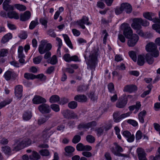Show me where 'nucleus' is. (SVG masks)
I'll return each mask as SVG.
<instances>
[{
    "instance_id": "nucleus-51",
    "label": "nucleus",
    "mask_w": 160,
    "mask_h": 160,
    "mask_svg": "<svg viewBox=\"0 0 160 160\" xmlns=\"http://www.w3.org/2000/svg\"><path fill=\"white\" fill-rule=\"evenodd\" d=\"M80 117V115L73 112H71L69 118H73L74 119H78Z\"/></svg>"
},
{
    "instance_id": "nucleus-40",
    "label": "nucleus",
    "mask_w": 160,
    "mask_h": 160,
    "mask_svg": "<svg viewBox=\"0 0 160 160\" xmlns=\"http://www.w3.org/2000/svg\"><path fill=\"white\" fill-rule=\"evenodd\" d=\"M66 152L68 154L71 153L73 152L75 150L74 148L71 146H68L65 148Z\"/></svg>"
},
{
    "instance_id": "nucleus-17",
    "label": "nucleus",
    "mask_w": 160,
    "mask_h": 160,
    "mask_svg": "<svg viewBox=\"0 0 160 160\" xmlns=\"http://www.w3.org/2000/svg\"><path fill=\"white\" fill-rule=\"evenodd\" d=\"M137 88L135 85H128L125 87L123 91L125 92L131 93L137 90Z\"/></svg>"
},
{
    "instance_id": "nucleus-37",
    "label": "nucleus",
    "mask_w": 160,
    "mask_h": 160,
    "mask_svg": "<svg viewBox=\"0 0 160 160\" xmlns=\"http://www.w3.org/2000/svg\"><path fill=\"white\" fill-rule=\"evenodd\" d=\"M88 88V87L86 86L81 85L78 86L77 88V91L82 92L86 91Z\"/></svg>"
},
{
    "instance_id": "nucleus-9",
    "label": "nucleus",
    "mask_w": 160,
    "mask_h": 160,
    "mask_svg": "<svg viewBox=\"0 0 160 160\" xmlns=\"http://www.w3.org/2000/svg\"><path fill=\"white\" fill-rule=\"evenodd\" d=\"M38 109L42 113H49L51 111L49 106L47 104L44 103L39 106Z\"/></svg>"
},
{
    "instance_id": "nucleus-28",
    "label": "nucleus",
    "mask_w": 160,
    "mask_h": 160,
    "mask_svg": "<svg viewBox=\"0 0 160 160\" xmlns=\"http://www.w3.org/2000/svg\"><path fill=\"white\" fill-rule=\"evenodd\" d=\"M32 116V113L30 111L24 112L23 114V118L24 120L28 121L30 119Z\"/></svg>"
},
{
    "instance_id": "nucleus-62",
    "label": "nucleus",
    "mask_w": 160,
    "mask_h": 160,
    "mask_svg": "<svg viewBox=\"0 0 160 160\" xmlns=\"http://www.w3.org/2000/svg\"><path fill=\"white\" fill-rule=\"evenodd\" d=\"M7 23L8 27L10 29L14 30L16 29V27L14 24L8 21L7 22Z\"/></svg>"
},
{
    "instance_id": "nucleus-53",
    "label": "nucleus",
    "mask_w": 160,
    "mask_h": 160,
    "mask_svg": "<svg viewBox=\"0 0 160 160\" xmlns=\"http://www.w3.org/2000/svg\"><path fill=\"white\" fill-rule=\"evenodd\" d=\"M80 20L82 21V22L84 24H86L88 25L91 24V23L89 22L88 18L85 16H83Z\"/></svg>"
},
{
    "instance_id": "nucleus-55",
    "label": "nucleus",
    "mask_w": 160,
    "mask_h": 160,
    "mask_svg": "<svg viewBox=\"0 0 160 160\" xmlns=\"http://www.w3.org/2000/svg\"><path fill=\"white\" fill-rule=\"evenodd\" d=\"M71 57L70 54L67 53L63 56V59L66 62H71Z\"/></svg>"
},
{
    "instance_id": "nucleus-43",
    "label": "nucleus",
    "mask_w": 160,
    "mask_h": 160,
    "mask_svg": "<svg viewBox=\"0 0 160 160\" xmlns=\"http://www.w3.org/2000/svg\"><path fill=\"white\" fill-rule=\"evenodd\" d=\"M77 103L74 101H71L68 104V107L72 109H74L77 107Z\"/></svg>"
},
{
    "instance_id": "nucleus-46",
    "label": "nucleus",
    "mask_w": 160,
    "mask_h": 160,
    "mask_svg": "<svg viewBox=\"0 0 160 160\" xmlns=\"http://www.w3.org/2000/svg\"><path fill=\"white\" fill-rule=\"evenodd\" d=\"M86 138L87 142L90 143L94 142L95 141L94 137L90 135H88Z\"/></svg>"
},
{
    "instance_id": "nucleus-27",
    "label": "nucleus",
    "mask_w": 160,
    "mask_h": 160,
    "mask_svg": "<svg viewBox=\"0 0 160 160\" xmlns=\"http://www.w3.org/2000/svg\"><path fill=\"white\" fill-rule=\"evenodd\" d=\"M62 36L64 38V40L65 41L67 45L71 49H72L73 46L72 45V44L68 36L67 35L65 34H63Z\"/></svg>"
},
{
    "instance_id": "nucleus-61",
    "label": "nucleus",
    "mask_w": 160,
    "mask_h": 160,
    "mask_svg": "<svg viewBox=\"0 0 160 160\" xmlns=\"http://www.w3.org/2000/svg\"><path fill=\"white\" fill-rule=\"evenodd\" d=\"M48 34L51 37L53 38H55L56 35L55 33L54 32V30L52 29H49L47 32Z\"/></svg>"
},
{
    "instance_id": "nucleus-54",
    "label": "nucleus",
    "mask_w": 160,
    "mask_h": 160,
    "mask_svg": "<svg viewBox=\"0 0 160 160\" xmlns=\"http://www.w3.org/2000/svg\"><path fill=\"white\" fill-rule=\"evenodd\" d=\"M114 130L115 131L116 134L117 135V137L119 139H121L122 138L120 134V130L119 127L118 126H116L114 128Z\"/></svg>"
},
{
    "instance_id": "nucleus-20",
    "label": "nucleus",
    "mask_w": 160,
    "mask_h": 160,
    "mask_svg": "<svg viewBox=\"0 0 160 160\" xmlns=\"http://www.w3.org/2000/svg\"><path fill=\"white\" fill-rule=\"evenodd\" d=\"M53 133V132L50 131V128H46L42 132V137L44 139H47L50 138Z\"/></svg>"
},
{
    "instance_id": "nucleus-29",
    "label": "nucleus",
    "mask_w": 160,
    "mask_h": 160,
    "mask_svg": "<svg viewBox=\"0 0 160 160\" xmlns=\"http://www.w3.org/2000/svg\"><path fill=\"white\" fill-rule=\"evenodd\" d=\"M59 100L60 98L58 95H54L50 97L49 99V101L51 103H55L59 101Z\"/></svg>"
},
{
    "instance_id": "nucleus-7",
    "label": "nucleus",
    "mask_w": 160,
    "mask_h": 160,
    "mask_svg": "<svg viewBox=\"0 0 160 160\" xmlns=\"http://www.w3.org/2000/svg\"><path fill=\"white\" fill-rule=\"evenodd\" d=\"M123 97L120 98L116 104L117 107L119 108H123L125 107L127 102V96L123 95Z\"/></svg>"
},
{
    "instance_id": "nucleus-1",
    "label": "nucleus",
    "mask_w": 160,
    "mask_h": 160,
    "mask_svg": "<svg viewBox=\"0 0 160 160\" xmlns=\"http://www.w3.org/2000/svg\"><path fill=\"white\" fill-rule=\"evenodd\" d=\"M121 28L123 30V34L126 38H130L128 41V46L131 47L134 46L139 40L138 36L136 34H133L132 30L127 23L122 24Z\"/></svg>"
},
{
    "instance_id": "nucleus-44",
    "label": "nucleus",
    "mask_w": 160,
    "mask_h": 160,
    "mask_svg": "<svg viewBox=\"0 0 160 160\" xmlns=\"http://www.w3.org/2000/svg\"><path fill=\"white\" fill-rule=\"evenodd\" d=\"M91 100L93 101H96L98 99V96L96 95L94 92H91L89 96Z\"/></svg>"
},
{
    "instance_id": "nucleus-49",
    "label": "nucleus",
    "mask_w": 160,
    "mask_h": 160,
    "mask_svg": "<svg viewBox=\"0 0 160 160\" xmlns=\"http://www.w3.org/2000/svg\"><path fill=\"white\" fill-rule=\"evenodd\" d=\"M81 140V137L79 135H75L73 139H72V142L75 144L79 142Z\"/></svg>"
},
{
    "instance_id": "nucleus-13",
    "label": "nucleus",
    "mask_w": 160,
    "mask_h": 160,
    "mask_svg": "<svg viewBox=\"0 0 160 160\" xmlns=\"http://www.w3.org/2000/svg\"><path fill=\"white\" fill-rule=\"evenodd\" d=\"M32 101L33 103L37 104L46 102V100L44 98L39 95H35Z\"/></svg>"
},
{
    "instance_id": "nucleus-41",
    "label": "nucleus",
    "mask_w": 160,
    "mask_h": 160,
    "mask_svg": "<svg viewBox=\"0 0 160 160\" xmlns=\"http://www.w3.org/2000/svg\"><path fill=\"white\" fill-rule=\"evenodd\" d=\"M71 112L68 110H65L62 112V113L65 118H69Z\"/></svg>"
},
{
    "instance_id": "nucleus-12",
    "label": "nucleus",
    "mask_w": 160,
    "mask_h": 160,
    "mask_svg": "<svg viewBox=\"0 0 160 160\" xmlns=\"http://www.w3.org/2000/svg\"><path fill=\"white\" fill-rule=\"evenodd\" d=\"M4 76L5 79L8 81L11 79H15L17 75L14 72L7 71L4 73Z\"/></svg>"
},
{
    "instance_id": "nucleus-32",
    "label": "nucleus",
    "mask_w": 160,
    "mask_h": 160,
    "mask_svg": "<svg viewBox=\"0 0 160 160\" xmlns=\"http://www.w3.org/2000/svg\"><path fill=\"white\" fill-rule=\"evenodd\" d=\"M119 115V113L118 112H114L113 114L114 121L116 122H119L122 119L121 115L120 116H118Z\"/></svg>"
},
{
    "instance_id": "nucleus-16",
    "label": "nucleus",
    "mask_w": 160,
    "mask_h": 160,
    "mask_svg": "<svg viewBox=\"0 0 160 160\" xmlns=\"http://www.w3.org/2000/svg\"><path fill=\"white\" fill-rule=\"evenodd\" d=\"M52 114L51 113H50L45 115L43 117L40 118L38 120V125H41L43 124L46 122L48 120L52 117Z\"/></svg>"
},
{
    "instance_id": "nucleus-48",
    "label": "nucleus",
    "mask_w": 160,
    "mask_h": 160,
    "mask_svg": "<svg viewBox=\"0 0 160 160\" xmlns=\"http://www.w3.org/2000/svg\"><path fill=\"white\" fill-rule=\"evenodd\" d=\"M51 108L55 112H58L60 111V108L58 105L53 104L51 105Z\"/></svg>"
},
{
    "instance_id": "nucleus-6",
    "label": "nucleus",
    "mask_w": 160,
    "mask_h": 160,
    "mask_svg": "<svg viewBox=\"0 0 160 160\" xmlns=\"http://www.w3.org/2000/svg\"><path fill=\"white\" fill-rule=\"evenodd\" d=\"M110 150L113 153L117 156H120L119 152L123 151L122 148L116 142L114 143L113 145L111 147Z\"/></svg>"
},
{
    "instance_id": "nucleus-3",
    "label": "nucleus",
    "mask_w": 160,
    "mask_h": 160,
    "mask_svg": "<svg viewBox=\"0 0 160 160\" xmlns=\"http://www.w3.org/2000/svg\"><path fill=\"white\" fill-rule=\"evenodd\" d=\"M98 53L97 50H93L89 56L87 62L88 68L91 69H94L97 64Z\"/></svg>"
},
{
    "instance_id": "nucleus-18",
    "label": "nucleus",
    "mask_w": 160,
    "mask_h": 160,
    "mask_svg": "<svg viewBox=\"0 0 160 160\" xmlns=\"http://www.w3.org/2000/svg\"><path fill=\"white\" fill-rule=\"evenodd\" d=\"M121 5L123 11H125L127 13H129L132 12V7L128 3H122Z\"/></svg>"
},
{
    "instance_id": "nucleus-45",
    "label": "nucleus",
    "mask_w": 160,
    "mask_h": 160,
    "mask_svg": "<svg viewBox=\"0 0 160 160\" xmlns=\"http://www.w3.org/2000/svg\"><path fill=\"white\" fill-rule=\"evenodd\" d=\"M42 59V57L41 56H38L33 58V61L34 64H38L41 62Z\"/></svg>"
},
{
    "instance_id": "nucleus-57",
    "label": "nucleus",
    "mask_w": 160,
    "mask_h": 160,
    "mask_svg": "<svg viewBox=\"0 0 160 160\" xmlns=\"http://www.w3.org/2000/svg\"><path fill=\"white\" fill-rule=\"evenodd\" d=\"M123 9L122 7V5L120 7L117 8L115 10V12L117 15H119L122 13Z\"/></svg>"
},
{
    "instance_id": "nucleus-8",
    "label": "nucleus",
    "mask_w": 160,
    "mask_h": 160,
    "mask_svg": "<svg viewBox=\"0 0 160 160\" xmlns=\"http://www.w3.org/2000/svg\"><path fill=\"white\" fill-rule=\"evenodd\" d=\"M142 21L141 18H135L132 20L131 27L133 29H141V24Z\"/></svg>"
},
{
    "instance_id": "nucleus-64",
    "label": "nucleus",
    "mask_w": 160,
    "mask_h": 160,
    "mask_svg": "<svg viewBox=\"0 0 160 160\" xmlns=\"http://www.w3.org/2000/svg\"><path fill=\"white\" fill-rule=\"evenodd\" d=\"M84 145L81 143L78 144L76 146L77 149L78 151H83Z\"/></svg>"
},
{
    "instance_id": "nucleus-10",
    "label": "nucleus",
    "mask_w": 160,
    "mask_h": 160,
    "mask_svg": "<svg viewBox=\"0 0 160 160\" xmlns=\"http://www.w3.org/2000/svg\"><path fill=\"white\" fill-rule=\"evenodd\" d=\"M97 123L96 122L93 121L87 123H82L79 124L78 126V128L80 129L84 128L89 129V128H92L96 126Z\"/></svg>"
},
{
    "instance_id": "nucleus-23",
    "label": "nucleus",
    "mask_w": 160,
    "mask_h": 160,
    "mask_svg": "<svg viewBox=\"0 0 160 160\" xmlns=\"http://www.w3.org/2000/svg\"><path fill=\"white\" fill-rule=\"evenodd\" d=\"M24 147L22 145V143L20 140H19L16 142L14 145V147L12 149L13 151H18L21 149L23 148Z\"/></svg>"
},
{
    "instance_id": "nucleus-19",
    "label": "nucleus",
    "mask_w": 160,
    "mask_h": 160,
    "mask_svg": "<svg viewBox=\"0 0 160 160\" xmlns=\"http://www.w3.org/2000/svg\"><path fill=\"white\" fill-rule=\"evenodd\" d=\"M74 99L75 100L80 102H85L88 100V98L86 96L81 94L75 96Z\"/></svg>"
},
{
    "instance_id": "nucleus-34",
    "label": "nucleus",
    "mask_w": 160,
    "mask_h": 160,
    "mask_svg": "<svg viewBox=\"0 0 160 160\" xmlns=\"http://www.w3.org/2000/svg\"><path fill=\"white\" fill-rule=\"evenodd\" d=\"M38 24V20L37 18H36L34 20L32 21L31 22L29 25V29H33Z\"/></svg>"
},
{
    "instance_id": "nucleus-25",
    "label": "nucleus",
    "mask_w": 160,
    "mask_h": 160,
    "mask_svg": "<svg viewBox=\"0 0 160 160\" xmlns=\"http://www.w3.org/2000/svg\"><path fill=\"white\" fill-rule=\"evenodd\" d=\"M40 155L37 152L33 151L32 154L29 156V158L31 160H38L40 159Z\"/></svg>"
},
{
    "instance_id": "nucleus-15",
    "label": "nucleus",
    "mask_w": 160,
    "mask_h": 160,
    "mask_svg": "<svg viewBox=\"0 0 160 160\" xmlns=\"http://www.w3.org/2000/svg\"><path fill=\"white\" fill-rule=\"evenodd\" d=\"M137 152L139 160H147L145 156V153L143 149L138 148Z\"/></svg>"
},
{
    "instance_id": "nucleus-33",
    "label": "nucleus",
    "mask_w": 160,
    "mask_h": 160,
    "mask_svg": "<svg viewBox=\"0 0 160 160\" xmlns=\"http://www.w3.org/2000/svg\"><path fill=\"white\" fill-rule=\"evenodd\" d=\"M10 99L5 100L0 102V109L5 107L6 105L9 104L11 102Z\"/></svg>"
},
{
    "instance_id": "nucleus-21",
    "label": "nucleus",
    "mask_w": 160,
    "mask_h": 160,
    "mask_svg": "<svg viewBox=\"0 0 160 160\" xmlns=\"http://www.w3.org/2000/svg\"><path fill=\"white\" fill-rule=\"evenodd\" d=\"M20 140L24 148L30 146L32 143L31 140L28 138H25Z\"/></svg>"
},
{
    "instance_id": "nucleus-31",
    "label": "nucleus",
    "mask_w": 160,
    "mask_h": 160,
    "mask_svg": "<svg viewBox=\"0 0 160 160\" xmlns=\"http://www.w3.org/2000/svg\"><path fill=\"white\" fill-rule=\"evenodd\" d=\"M145 62L144 57L142 55H139L138 56L137 63L140 66L143 65Z\"/></svg>"
},
{
    "instance_id": "nucleus-56",
    "label": "nucleus",
    "mask_w": 160,
    "mask_h": 160,
    "mask_svg": "<svg viewBox=\"0 0 160 160\" xmlns=\"http://www.w3.org/2000/svg\"><path fill=\"white\" fill-rule=\"evenodd\" d=\"M8 50L5 49H1L0 51V57H4L7 55L8 53Z\"/></svg>"
},
{
    "instance_id": "nucleus-38",
    "label": "nucleus",
    "mask_w": 160,
    "mask_h": 160,
    "mask_svg": "<svg viewBox=\"0 0 160 160\" xmlns=\"http://www.w3.org/2000/svg\"><path fill=\"white\" fill-rule=\"evenodd\" d=\"M24 77L28 79H33L36 78V76L35 75L28 73H26L24 74Z\"/></svg>"
},
{
    "instance_id": "nucleus-39",
    "label": "nucleus",
    "mask_w": 160,
    "mask_h": 160,
    "mask_svg": "<svg viewBox=\"0 0 160 160\" xmlns=\"http://www.w3.org/2000/svg\"><path fill=\"white\" fill-rule=\"evenodd\" d=\"M128 54L130 57L134 62L136 61L137 57L136 55L135 52L131 51L128 52Z\"/></svg>"
},
{
    "instance_id": "nucleus-59",
    "label": "nucleus",
    "mask_w": 160,
    "mask_h": 160,
    "mask_svg": "<svg viewBox=\"0 0 160 160\" xmlns=\"http://www.w3.org/2000/svg\"><path fill=\"white\" fill-rule=\"evenodd\" d=\"M126 67L125 64L123 63H121L120 65L116 66V69L120 70H123L125 69Z\"/></svg>"
},
{
    "instance_id": "nucleus-35",
    "label": "nucleus",
    "mask_w": 160,
    "mask_h": 160,
    "mask_svg": "<svg viewBox=\"0 0 160 160\" xmlns=\"http://www.w3.org/2000/svg\"><path fill=\"white\" fill-rule=\"evenodd\" d=\"M2 150L5 154L9 155L11 152V150L10 147L7 146L2 147Z\"/></svg>"
},
{
    "instance_id": "nucleus-5",
    "label": "nucleus",
    "mask_w": 160,
    "mask_h": 160,
    "mask_svg": "<svg viewBox=\"0 0 160 160\" xmlns=\"http://www.w3.org/2000/svg\"><path fill=\"white\" fill-rule=\"evenodd\" d=\"M143 17L145 18L150 21H152L154 22L160 23V20L158 18H153L155 16V14L152 12H146L143 14Z\"/></svg>"
},
{
    "instance_id": "nucleus-14",
    "label": "nucleus",
    "mask_w": 160,
    "mask_h": 160,
    "mask_svg": "<svg viewBox=\"0 0 160 160\" xmlns=\"http://www.w3.org/2000/svg\"><path fill=\"white\" fill-rule=\"evenodd\" d=\"M11 0H5L2 4L3 9L6 11L13 10L14 9L13 7L9 4L11 2Z\"/></svg>"
},
{
    "instance_id": "nucleus-63",
    "label": "nucleus",
    "mask_w": 160,
    "mask_h": 160,
    "mask_svg": "<svg viewBox=\"0 0 160 160\" xmlns=\"http://www.w3.org/2000/svg\"><path fill=\"white\" fill-rule=\"evenodd\" d=\"M57 61L56 57L54 55L51 58L49 62L52 64H55L57 63Z\"/></svg>"
},
{
    "instance_id": "nucleus-42",
    "label": "nucleus",
    "mask_w": 160,
    "mask_h": 160,
    "mask_svg": "<svg viewBox=\"0 0 160 160\" xmlns=\"http://www.w3.org/2000/svg\"><path fill=\"white\" fill-rule=\"evenodd\" d=\"M14 6L17 9L20 11H25L27 9L25 6L20 4H16Z\"/></svg>"
},
{
    "instance_id": "nucleus-50",
    "label": "nucleus",
    "mask_w": 160,
    "mask_h": 160,
    "mask_svg": "<svg viewBox=\"0 0 160 160\" xmlns=\"http://www.w3.org/2000/svg\"><path fill=\"white\" fill-rule=\"evenodd\" d=\"M152 28L155 30L156 32L160 34V25L159 24H155L152 25Z\"/></svg>"
},
{
    "instance_id": "nucleus-60",
    "label": "nucleus",
    "mask_w": 160,
    "mask_h": 160,
    "mask_svg": "<svg viewBox=\"0 0 160 160\" xmlns=\"http://www.w3.org/2000/svg\"><path fill=\"white\" fill-rule=\"evenodd\" d=\"M142 137V133L140 130L138 131L136 134V140L140 139Z\"/></svg>"
},
{
    "instance_id": "nucleus-26",
    "label": "nucleus",
    "mask_w": 160,
    "mask_h": 160,
    "mask_svg": "<svg viewBox=\"0 0 160 160\" xmlns=\"http://www.w3.org/2000/svg\"><path fill=\"white\" fill-rule=\"evenodd\" d=\"M12 38V34L10 33H8L2 38L1 42L2 43H5L8 41Z\"/></svg>"
},
{
    "instance_id": "nucleus-52",
    "label": "nucleus",
    "mask_w": 160,
    "mask_h": 160,
    "mask_svg": "<svg viewBox=\"0 0 160 160\" xmlns=\"http://www.w3.org/2000/svg\"><path fill=\"white\" fill-rule=\"evenodd\" d=\"M40 154L43 156H47L49 155V152L47 149L42 150L39 152Z\"/></svg>"
},
{
    "instance_id": "nucleus-47",
    "label": "nucleus",
    "mask_w": 160,
    "mask_h": 160,
    "mask_svg": "<svg viewBox=\"0 0 160 160\" xmlns=\"http://www.w3.org/2000/svg\"><path fill=\"white\" fill-rule=\"evenodd\" d=\"M103 127L99 128L96 129V132H97V134L98 136H100L102 135L104 131Z\"/></svg>"
},
{
    "instance_id": "nucleus-2",
    "label": "nucleus",
    "mask_w": 160,
    "mask_h": 160,
    "mask_svg": "<svg viewBox=\"0 0 160 160\" xmlns=\"http://www.w3.org/2000/svg\"><path fill=\"white\" fill-rule=\"evenodd\" d=\"M146 50L147 52L150 53L146 54V60L149 64H152L154 60L152 56L157 57L159 55L157 47L153 42H149L146 46Z\"/></svg>"
},
{
    "instance_id": "nucleus-11",
    "label": "nucleus",
    "mask_w": 160,
    "mask_h": 160,
    "mask_svg": "<svg viewBox=\"0 0 160 160\" xmlns=\"http://www.w3.org/2000/svg\"><path fill=\"white\" fill-rule=\"evenodd\" d=\"M15 94L16 98L20 100L22 96L23 87L22 86L18 85H17L14 88Z\"/></svg>"
},
{
    "instance_id": "nucleus-22",
    "label": "nucleus",
    "mask_w": 160,
    "mask_h": 160,
    "mask_svg": "<svg viewBox=\"0 0 160 160\" xmlns=\"http://www.w3.org/2000/svg\"><path fill=\"white\" fill-rule=\"evenodd\" d=\"M12 11L8 12V18L11 19L14 18L15 19H18L19 17L18 13L15 11Z\"/></svg>"
},
{
    "instance_id": "nucleus-58",
    "label": "nucleus",
    "mask_w": 160,
    "mask_h": 160,
    "mask_svg": "<svg viewBox=\"0 0 160 160\" xmlns=\"http://www.w3.org/2000/svg\"><path fill=\"white\" fill-rule=\"evenodd\" d=\"M102 36H103V42L104 44H106L108 34L106 30H104L102 32Z\"/></svg>"
},
{
    "instance_id": "nucleus-4",
    "label": "nucleus",
    "mask_w": 160,
    "mask_h": 160,
    "mask_svg": "<svg viewBox=\"0 0 160 160\" xmlns=\"http://www.w3.org/2000/svg\"><path fill=\"white\" fill-rule=\"evenodd\" d=\"M47 41L45 40H42L38 47V51L40 54H43L46 52L50 50L52 48L50 43L47 44Z\"/></svg>"
},
{
    "instance_id": "nucleus-36",
    "label": "nucleus",
    "mask_w": 160,
    "mask_h": 160,
    "mask_svg": "<svg viewBox=\"0 0 160 160\" xmlns=\"http://www.w3.org/2000/svg\"><path fill=\"white\" fill-rule=\"evenodd\" d=\"M23 47L22 46H19L18 49V57H25V56L23 53Z\"/></svg>"
},
{
    "instance_id": "nucleus-24",
    "label": "nucleus",
    "mask_w": 160,
    "mask_h": 160,
    "mask_svg": "<svg viewBox=\"0 0 160 160\" xmlns=\"http://www.w3.org/2000/svg\"><path fill=\"white\" fill-rule=\"evenodd\" d=\"M30 17V13L29 11H26L24 13L21 14L20 20L22 21H25L28 20Z\"/></svg>"
},
{
    "instance_id": "nucleus-30",
    "label": "nucleus",
    "mask_w": 160,
    "mask_h": 160,
    "mask_svg": "<svg viewBox=\"0 0 160 160\" xmlns=\"http://www.w3.org/2000/svg\"><path fill=\"white\" fill-rule=\"evenodd\" d=\"M146 111L143 110L141 112L138 114V118L140 122L142 123L144 122V117L146 114Z\"/></svg>"
}]
</instances>
